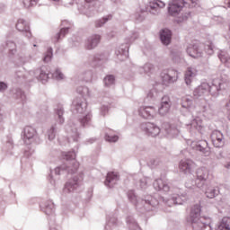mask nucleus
Segmentation results:
<instances>
[{"instance_id":"f257e3e1","label":"nucleus","mask_w":230,"mask_h":230,"mask_svg":"<svg viewBox=\"0 0 230 230\" xmlns=\"http://www.w3.org/2000/svg\"><path fill=\"white\" fill-rule=\"evenodd\" d=\"M200 211L199 204L194 205L191 208L190 217L193 230H212L211 219L200 217Z\"/></svg>"},{"instance_id":"f03ea898","label":"nucleus","mask_w":230,"mask_h":230,"mask_svg":"<svg viewBox=\"0 0 230 230\" xmlns=\"http://www.w3.org/2000/svg\"><path fill=\"white\" fill-rule=\"evenodd\" d=\"M63 159H65L66 163L55 168V175H62V173L66 172L76 173L80 166V164L76 161V153H75V151L63 153Z\"/></svg>"},{"instance_id":"7ed1b4c3","label":"nucleus","mask_w":230,"mask_h":230,"mask_svg":"<svg viewBox=\"0 0 230 230\" xmlns=\"http://www.w3.org/2000/svg\"><path fill=\"white\" fill-rule=\"evenodd\" d=\"M72 109H74L77 114H85L80 119L82 127H89V125H91L93 115L91 112L87 111V102H85L84 99L80 97L75 98L72 102Z\"/></svg>"},{"instance_id":"20e7f679","label":"nucleus","mask_w":230,"mask_h":230,"mask_svg":"<svg viewBox=\"0 0 230 230\" xmlns=\"http://www.w3.org/2000/svg\"><path fill=\"white\" fill-rule=\"evenodd\" d=\"M128 200L134 204L137 208H145L146 211H152V208H155L159 204V201L153 197H148L146 199H137L134 190H129L128 192Z\"/></svg>"},{"instance_id":"39448f33","label":"nucleus","mask_w":230,"mask_h":230,"mask_svg":"<svg viewBox=\"0 0 230 230\" xmlns=\"http://www.w3.org/2000/svg\"><path fill=\"white\" fill-rule=\"evenodd\" d=\"M197 4H199V0H171L168 4V13L175 17L181 13L184 6L195 8Z\"/></svg>"},{"instance_id":"423d86ee","label":"nucleus","mask_w":230,"mask_h":230,"mask_svg":"<svg viewBox=\"0 0 230 230\" xmlns=\"http://www.w3.org/2000/svg\"><path fill=\"white\" fill-rule=\"evenodd\" d=\"M202 48H204V45L200 44L199 41H196L187 47L186 52L188 56L191 57L192 58H202V57H204Z\"/></svg>"},{"instance_id":"0eeeda50","label":"nucleus","mask_w":230,"mask_h":230,"mask_svg":"<svg viewBox=\"0 0 230 230\" xmlns=\"http://www.w3.org/2000/svg\"><path fill=\"white\" fill-rule=\"evenodd\" d=\"M166 6V4L161 0H153L149 2L145 10H142V12H147V13H151V15H159L161 13V9L164 8Z\"/></svg>"},{"instance_id":"6e6552de","label":"nucleus","mask_w":230,"mask_h":230,"mask_svg":"<svg viewBox=\"0 0 230 230\" xmlns=\"http://www.w3.org/2000/svg\"><path fill=\"white\" fill-rule=\"evenodd\" d=\"M178 75L179 74L174 69L164 70L160 75L162 84L164 85H170V84H173V82H177Z\"/></svg>"},{"instance_id":"1a4fd4ad","label":"nucleus","mask_w":230,"mask_h":230,"mask_svg":"<svg viewBox=\"0 0 230 230\" xmlns=\"http://www.w3.org/2000/svg\"><path fill=\"white\" fill-rule=\"evenodd\" d=\"M196 186L197 188H203L206 181L209 179V170L206 167L199 168L196 171Z\"/></svg>"},{"instance_id":"9d476101","label":"nucleus","mask_w":230,"mask_h":230,"mask_svg":"<svg viewBox=\"0 0 230 230\" xmlns=\"http://www.w3.org/2000/svg\"><path fill=\"white\" fill-rule=\"evenodd\" d=\"M194 111L197 112V114H202V116L213 115V112L211 111V107L209 106V102H208L206 99H202L198 102Z\"/></svg>"},{"instance_id":"9b49d317","label":"nucleus","mask_w":230,"mask_h":230,"mask_svg":"<svg viewBox=\"0 0 230 230\" xmlns=\"http://www.w3.org/2000/svg\"><path fill=\"white\" fill-rule=\"evenodd\" d=\"M137 111L144 119H154L157 116V110L154 106H141Z\"/></svg>"},{"instance_id":"f8f14e48","label":"nucleus","mask_w":230,"mask_h":230,"mask_svg":"<svg viewBox=\"0 0 230 230\" xmlns=\"http://www.w3.org/2000/svg\"><path fill=\"white\" fill-rule=\"evenodd\" d=\"M37 137V130L31 127L27 126L23 128L22 137L25 145H31Z\"/></svg>"},{"instance_id":"ddd939ff","label":"nucleus","mask_w":230,"mask_h":230,"mask_svg":"<svg viewBox=\"0 0 230 230\" xmlns=\"http://www.w3.org/2000/svg\"><path fill=\"white\" fill-rule=\"evenodd\" d=\"M141 130H143L146 136H152V137H155L161 134V128L152 122L143 123L141 125Z\"/></svg>"},{"instance_id":"4468645a","label":"nucleus","mask_w":230,"mask_h":230,"mask_svg":"<svg viewBox=\"0 0 230 230\" xmlns=\"http://www.w3.org/2000/svg\"><path fill=\"white\" fill-rule=\"evenodd\" d=\"M172 108V101L170 97L164 96L161 100L160 107L158 108V113L160 116H166L168 112H170V109Z\"/></svg>"},{"instance_id":"2eb2a0df","label":"nucleus","mask_w":230,"mask_h":230,"mask_svg":"<svg viewBox=\"0 0 230 230\" xmlns=\"http://www.w3.org/2000/svg\"><path fill=\"white\" fill-rule=\"evenodd\" d=\"M194 150H197V152H200V154L203 155L204 157H209L211 155V148H209L208 141L206 140L198 142L194 146Z\"/></svg>"},{"instance_id":"dca6fc26","label":"nucleus","mask_w":230,"mask_h":230,"mask_svg":"<svg viewBox=\"0 0 230 230\" xmlns=\"http://www.w3.org/2000/svg\"><path fill=\"white\" fill-rule=\"evenodd\" d=\"M211 141L216 148H222L224 146V134L219 130H214L211 133Z\"/></svg>"},{"instance_id":"f3484780","label":"nucleus","mask_w":230,"mask_h":230,"mask_svg":"<svg viewBox=\"0 0 230 230\" xmlns=\"http://www.w3.org/2000/svg\"><path fill=\"white\" fill-rule=\"evenodd\" d=\"M179 168L183 173H191L195 168V162L191 159H182L180 162Z\"/></svg>"},{"instance_id":"a211bd4d","label":"nucleus","mask_w":230,"mask_h":230,"mask_svg":"<svg viewBox=\"0 0 230 230\" xmlns=\"http://www.w3.org/2000/svg\"><path fill=\"white\" fill-rule=\"evenodd\" d=\"M16 30L24 33L27 39H31V31H30V25L24 19H19L16 22Z\"/></svg>"},{"instance_id":"6ab92c4d","label":"nucleus","mask_w":230,"mask_h":230,"mask_svg":"<svg viewBox=\"0 0 230 230\" xmlns=\"http://www.w3.org/2000/svg\"><path fill=\"white\" fill-rule=\"evenodd\" d=\"M208 89H209V83H201L193 91L194 98H202V96H206V94L208 93Z\"/></svg>"},{"instance_id":"aec40b11","label":"nucleus","mask_w":230,"mask_h":230,"mask_svg":"<svg viewBox=\"0 0 230 230\" xmlns=\"http://www.w3.org/2000/svg\"><path fill=\"white\" fill-rule=\"evenodd\" d=\"M100 40H102V36L98 34H93L90 36L84 45L85 49H94L99 44Z\"/></svg>"},{"instance_id":"412c9836","label":"nucleus","mask_w":230,"mask_h":230,"mask_svg":"<svg viewBox=\"0 0 230 230\" xmlns=\"http://www.w3.org/2000/svg\"><path fill=\"white\" fill-rule=\"evenodd\" d=\"M153 186L156 191H164L165 193L170 191V185H168V181L161 178L155 180Z\"/></svg>"},{"instance_id":"4be33fe9","label":"nucleus","mask_w":230,"mask_h":230,"mask_svg":"<svg viewBox=\"0 0 230 230\" xmlns=\"http://www.w3.org/2000/svg\"><path fill=\"white\" fill-rule=\"evenodd\" d=\"M78 186V177H74L73 180L66 181L63 189V193H65V195H67V193H73Z\"/></svg>"},{"instance_id":"5701e85b","label":"nucleus","mask_w":230,"mask_h":230,"mask_svg":"<svg viewBox=\"0 0 230 230\" xmlns=\"http://www.w3.org/2000/svg\"><path fill=\"white\" fill-rule=\"evenodd\" d=\"M220 91V78L213 79L211 84H208V93L212 96H218Z\"/></svg>"},{"instance_id":"b1692460","label":"nucleus","mask_w":230,"mask_h":230,"mask_svg":"<svg viewBox=\"0 0 230 230\" xmlns=\"http://www.w3.org/2000/svg\"><path fill=\"white\" fill-rule=\"evenodd\" d=\"M188 127L190 128L191 132H195V130L198 132H202V130H204V122H202V119L196 117L191 120Z\"/></svg>"},{"instance_id":"393cba45","label":"nucleus","mask_w":230,"mask_h":230,"mask_svg":"<svg viewBox=\"0 0 230 230\" xmlns=\"http://www.w3.org/2000/svg\"><path fill=\"white\" fill-rule=\"evenodd\" d=\"M195 76H197V70L195 69V67H188L184 75L186 85H191V83L193 82V80H195Z\"/></svg>"},{"instance_id":"a878e982","label":"nucleus","mask_w":230,"mask_h":230,"mask_svg":"<svg viewBox=\"0 0 230 230\" xmlns=\"http://www.w3.org/2000/svg\"><path fill=\"white\" fill-rule=\"evenodd\" d=\"M160 40L164 46H168L172 42V31L169 29H163L160 31Z\"/></svg>"},{"instance_id":"bb28decb","label":"nucleus","mask_w":230,"mask_h":230,"mask_svg":"<svg viewBox=\"0 0 230 230\" xmlns=\"http://www.w3.org/2000/svg\"><path fill=\"white\" fill-rule=\"evenodd\" d=\"M119 181V176L116 172H108L106 176V181H104L105 186L108 188H112L116 182Z\"/></svg>"},{"instance_id":"cd10ccee","label":"nucleus","mask_w":230,"mask_h":230,"mask_svg":"<svg viewBox=\"0 0 230 230\" xmlns=\"http://www.w3.org/2000/svg\"><path fill=\"white\" fill-rule=\"evenodd\" d=\"M66 130L68 134L67 137L69 143H71V141H78V130L76 128L68 124L66 126Z\"/></svg>"},{"instance_id":"c85d7f7f","label":"nucleus","mask_w":230,"mask_h":230,"mask_svg":"<svg viewBox=\"0 0 230 230\" xmlns=\"http://www.w3.org/2000/svg\"><path fill=\"white\" fill-rule=\"evenodd\" d=\"M41 209L45 215H53L55 213V203L51 200L46 201L41 205Z\"/></svg>"},{"instance_id":"c756f323","label":"nucleus","mask_w":230,"mask_h":230,"mask_svg":"<svg viewBox=\"0 0 230 230\" xmlns=\"http://www.w3.org/2000/svg\"><path fill=\"white\" fill-rule=\"evenodd\" d=\"M188 200V196L186 194H181V196L179 194H173L171 199L168 200L170 204H178L181 205L184 204Z\"/></svg>"},{"instance_id":"7c9ffc66","label":"nucleus","mask_w":230,"mask_h":230,"mask_svg":"<svg viewBox=\"0 0 230 230\" xmlns=\"http://www.w3.org/2000/svg\"><path fill=\"white\" fill-rule=\"evenodd\" d=\"M179 128L174 125L165 124V133L166 136L169 137H177L180 134Z\"/></svg>"},{"instance_id":"2f4dec72","label":"nucleus","mask_w":230,"mask_h":230,"mask_svg":"<svg viewBox=\"0 0 230 230\" xmlns=\"http://www.w3.org/2000/svg\"><path fill=\"white\" fill-rule=\"evenodd\" d=\"M34 75L38 80H40L43 84H46L49 78V74L46 73V70L44 68L37 69L34 72Z\"/></svg>"},{"instance_id":"473e14b6","label":"nucleus","mask_w":230,"mask_h":230,"mask_svg":"<svg viewBox=\"0 0 230 230\" xmlns=\"http://www.w3.org/2000/svg\"><path fill=\"white\" fill-rule=\"evenodd\" d=\"M11 94L15 100H20V102H24L26 100V94L20 88H13L11 90Z\"/></svg>"},{"instance_id":"72a5a7b5","label":"nucleus","mask_w":230,"mask_h":230,"mask_svg":"<svg viewBox=\"0 0 230 230\" xmlns=\"http://www.w3.org/2000/svg\"><path fill=\"white\" fill-rule=\"evenodd\" d=\"M216 230H230V217H223Z\"/></svg>"},{"instance_id":"f704fd0d","label":"nucleus","mask_w":230,"mask_h":230,"mask_svg":"<svg viewBox=\"0 0 230 230\" xmlns=\"http://www.w3.org/2000/svg\"><path fill=\"white\" fill-rule=\"evenodd\" d=\"M218 193H220L218 187H208L205 191V195L208 199H215Z\"/></svg>"},{"instance_id":"c9c22d12","label":"nucleus","mask_w":230,"mask_h":230,"mask_svg":"<svg viewBox=\"0 0 230 230\" xmlns=\"http://www.w3.org/2000/svg\"><path fill=\"white\" fill-rule=\"evenodd\" d=\"M69 33V27H63L59 32H58L54 38L52 39L53 42H58L60 39H63V37H66Z\"/></svg>"},{"instance_id":"e433bc0d","label":"nucleus","mask_w":230,"mask_h":230,"mask_svg":"<svg viewBox=\"0 0 230 230\" xmlns=\"http://www.w3.org/2000/svg\"><path fill=\"white\" fill-rule=\"evenodd\" d=\"M55 114L56 116L58 117V123L59 125H63L64 121H65V119H64V107L62 106H58L56 109H55Z\"/></svg>"},{"instance_id":"4c0bfd02","label":"nucleus","mask_w":230,"mask_h":230,"mask_svg":"<svg viewBox=\"0 0 230 230\" xmlns=\"http://www.w3.org/2000/svg\"><path fill=\"white\" fill-rule=\"evenodd\" d=\"M218 58L221 60L222 64H225L226 67H230V58L229 54L226 51H221L218 54Z\"/></svg>"},{"instance_id":"58836bf2","label":"nucleus","mask_w":230,"mask_h":230,"mask_svg":"<svg viewBox=\"0 0 230 230\" xmlns=\"http://www.w3.org/2000/svg\"><path fill=\"white\" fill-rule=\"evenodd\" d=\"M181 107L183 109H187L188 111H191V108L193 107V99L183 97L181 99Z\"/></svg>"},{"instance_id":"ea45409f","label":"nucleus","mask_w":230,"mask_h":230,"mask_svg":"<svg viewBox=\"0 0 230 230\" xmlns=\"http://www.w3.org/2000/svg\"><path fill=\"white\" fill-rule=\"evenodd\" d=\"M57 130H58V127H57V124H54L47 131V136L49 141H53V139H55L57 137Z\"/></svg>"},{"instance_id":"a19ab883","label":"nucleus","mask_w":230,"mask_h":230,"mask_svg":"<svg viewBox=\"0 0 230 230\" xmlns=\"http://www.w3.org/2000/svg\"><path fill=\"white\" fill-rule=\"evenodd\" d=\"M126 222L131 230H141L139 227V225H137V222L132 217H128L126 219Z\"/></svg>"},{"instance_id":"79ce46f5","label":"nucleus","mask_w":230,"mask_h":230,"mask_svg":"<svg viewBox=\"0 0 230 230\" xmlns=\"http://www.w3.org/2000/svg\"><path fill=\"white\" fill-rule=\"evenodd\" d=\"M138 71L140 75H143V73H145L146 75H149V73H154V65L146 63L144 66L139 67Z\"/></svg>"},{"instance_id":"37998d69","label":"nucleus","mask_w":230,"mask_h":230,"mask_svg":"<svg viewBox=\"0 0 230 230\" xmlns=\"http://www.w3.org/2000/svg\"><path fill=\"white\" fill-rule=\"evenodd\" d=\"M105 141H108V143H116L119 137L118 135H113L112 130H110L109 132H106L104 137Z\"/></svg>"},{"instance_id":"c03bdc74","label":"nucleus","mask_w":230,"mask_h":230,"mask_svg":"<svg viewBox=\"0 0 230 230\" xmlns=\"http://www.w3.org/2000/svg\"><path fill=\"white\" fill-rule=\"evenodd\" d=\"M78 94L84 96V98L91 96V91L87 86H78L76 89Z\"/></svg>"},{"instance_id":"a18cd8bd","label":"nucleus","mask_w":230,"mask_h":230,"mask_svg":"<svg viewBox=\"0 0 230 230\" xmlns=\"http://www.w3.org/2000/svg\"><path fill=\"white\" fill-rule=\"evenodd\" d=\"M152 183V179L148 178V177H142L139 180V186L141 188V190H146V188H148V185Z\"/></svg>"},{"instance_id":"49530a36","label":"nucleus","mask_w":230,"mask_h":230,"mask_svg":"<svg viewBox=\"0 0 230 230\" xmlns=\"http://www.w3.org/2000/svg\"><path fill=\"white\" fill-rule=\"evenodd\" d=\"M115 82L116 78L112 75H106L103 79V83L106 87H111V85H114Z\"/></svg>"},{"instance_id":"de8ad7c7","label":"nucleus","mask_w":230,"mask_h":230,"mask_svg":"<svg viewBox=\"0 0 230 230\" xmlns=\"http://www.w3.org/2000/svg\"><path fill=\"white\" fill-rule=\"evenodd\" d=\"M158 94H159V91H157V88L153 87L151 90L147 92L146 98L148 100H155Z\"/></svg>"},{"instance_id":"09e8293b","label":"nucleus","mask_w":230,"mask_h":230,"mask_svg":"<svg viewBox=\"0 0 230 230\" xmlns=\"http://www.w3.org/2000/svg\"><path fill=\"white\" fill-rule=\"evenodd\" d=\"M117 55H120V57H123L122 60H125V58H128V46H122V48L119 49Z\"/></svg>"},{"instance_id":"8fccbe9b","label":"nucleus","mask_w":230,"mask_h":230,"mask_svg":"<svg viewBox=\"0 0 230 230\" xmlns=\"http://www.w3.org/2000/svg\"><path fill=\"white\" fill-rule=\"evenodd\" d=\"M111 19H112V15H108L103 17L102 19L97 20L95 22L96 28H102V26H103V24H105V22H107L108 21H111Z\"/></svg>"},{"instance_id":"3c124183","label":"nucleus","mask_w":230,"mask_h":230,"mask_svg":"<svg viewBox=\"0 0 230 230\" xmlns=\"http://www.w3.org/2000/svg\"><path fill=\"white\" fill-rule=\"evenodd\" d=\"M81 78L84 82H91L93 80V72L90 70L83 72L81 75Z\"/></svg>"},{"instance_id":"603ef678","label":"nucleus","mask_w":230,"mask_h":230,"mask_svg":"<svg viewBox=\"0 0 230 230\" xmlns=\"http://www.w3.org/2000/svg\"><path fill=\"white\" fill-rule=\"evenodd\" d=\"M51 76L55 80H64V78H66V76L64 75L62 71H60V69H57L53 74H51Z\"/></svg>"},{"instance_id":"864d4df0","label":"nucleus","mask_w":230,"mask_h":230,"mask_svg":"<svg viewBox=\"0 0 230 230\" xmlns=\"http://www.w3.org/2000/svg\"><path fill=\"white\" fill-rule=\"evenodd\" d=\"M53 58V49L49 48L43 58L44 62H49Z\"/></svg>"},{"instance_id":"5fc2aeb1","label":"nucleus","mask_w":230,"mask_h":230,"mask_svg":"<svg viewBox=\"0 0 230 230\" xmlns=\"http://www.w3.org/2000/svg\"><path fill=\"white\" fill-rule=\"evenodd\" d=\"M230 83L224 79H220L219 89L221 91H226V89H229Z\"/></svg>"},{"instance_id":"6e6d98bb","label":"nucleus","mask_w":230,"mask_h":230,"mask_svg":"<svg viewBox=\"0 0 230 230\" xmlns=\"http://www.w3.org/2000/svg\"><path fill=\"white\" fill-rule=\"evenodd\" d=\"M7 48H8V49L11 53L13 54L15 52L16 46H15V43L13 41H8L7 42Z\"/></svg>"},{"instance_id":"4d7b16f0","label":"nucleus","mask_w":230,"mask_h":230,"mask_svg":"<svg viewBox=\"0 0 230 230\" xmlns=\"http://www.w3.org/2000/svg\"><path fill=\"white\" fill-rule=\"evenodd\" d=\"M37 0H22V4L24 8H30L31 6H33V3H35Z\"/></svg>"},{"instance_id":"13d9d810","label":"nucleus","mask_w":230,"mask_h":230,"mask_svg":"<svg viewBox=\"0 0 230 230\" xmlns=\"http://www.w3.org/2000/svg\"><path fill=\"white\" fill-rule=\"evenodd\" d=\"M196 182L197 181H189L185 182V188H187L188 190H193L195 186H197Z\"/></svg>"},{"instance_id":"bf43d9fd","label":"nucleus","mask_w":230,"mask_h":230,"mask_svg":"<svg viewBox=\"0 0 230 230\" xmlns=\"http://www.w3.org/2000/svg\"><path fill=\"white\" fill-rule=\"evenodd\" d=\"M206 52L208 53V55H213V44L210 45H207L205 47Z\"/></svg>"},{"instance_id":"052dcab7","label":"nucleus","mask_w":230,"mask_h":230,"mask_svg":"<svg viewBox=\"0 0 230 230\" xmlns=\"http://www.w3.org/2000/svg\"><path fill=\"white\" fill-rule=\"evenodd\" d=\"M8 89V84L4 82H0V93H4Z\"/></svg>"},{"instance_id":"680f3d73","label":"nucleus","mask_w":230,"mask_h":230,"mask_svg":"<svg viewBox=\"0 0 230 230\" xmlns=\"http://www.w3.org/2000/svg\"><path fill=\"white\" fill-rule=\"evenodd\" d=\"M107 112H109V107L102 106L101 108V114H102V116H105L107 114Z\"/></svg>"},{"instance_id":"e2e57ef3","label":"nucleus","mask_w":230,"mask_h":230,"mask_svg":"<svg viewBox=\"0 0 230 230\" xmlns=\"http://www.w3.org/2000/svg\"><path fill=\"white\" fill-rule=\"evenodd\" d=\"M139 37V34L137 33H133V35L131 36L129 41L128 42V44H132V42H134V40H136V39H137Z\"/></svg>"},{"instance_id":"0e129e2a","label":"nucleus","mask_w":230,"mask_h":230,"mask_svg":"<svg viewBox=\"0 0 230 230\" xmlns=\"http://www.w3.org/2000/svg\"><path fill=\"white\" fill-rule=\"evenodd\" d=\"M49 181L50 182V184H52L53 186H55V182H57V179H54L53 177V172H51L49 177Z\"/></svg>"},{"instance_id":"69168bd1","label":"nucleus","mask_w":230,"mask_h":230,"mask_svg":"<svg viewBox=\"0 0 230 230\" xmlns=\"http://www.w3.org/2000/svg\"><path fill=\"white\" fill-rule=\"evenodd\" d=\"M21 64H26V58L20 57Z\"/></svg>"},{"instance_id":"338daca9","label":"nucleus","mask_w":230,"mask_h":230,"mask_svg":"<svg viewBox=\"0 0 230 230\" xmlns=\"http://www.w3.org/2000/svg\"><path fill=\"white\" fill-rule=\"evenodd\" d=\"M86 143L89 145V144H93L94 143V138H90L86 141Z\"/></svg>"},{"instance_id":"774afa93","label":"nucleus","mask_w":230,"mask_h":230,"mask_svg":"<svg viewBox=\"0 0 230 230\" xmlns=\"http://www.w3.org/2000/svg\"><path fill=\"white\" fill-rule=\"evenodd\" d=\"M98 0H85V3H96Z\"/></svg>"}]
</instances>
